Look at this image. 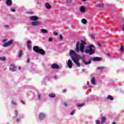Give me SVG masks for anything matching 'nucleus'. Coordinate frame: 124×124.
Masks as SVG:
<instances>
[{
	"instance_id": "6ab92c4d",
	"label": "nucleus",
	"mask_w": 124,
	"mask_h": 124,
	"mask_svg": "<svg viewBox=\"0 0 124 124\" xmlns=\"http://www.w3.org/2000/svg\"><path fill=\"white\" fill-rule=\"evenodd\" d=\"M49 97H51V98H54V97H56V94L54 93H51L48 95Z\"/></svg>"
},
{
	"instance_id": "603ef678",
	"label": "nucleus",
	"mask_w": 124,
	"mask_h": 124,
	"mask_svg": "<svg viewBox=\"0 0 124 124\" xmlns=\"http://www.w3.org/2000/svg\"><path fill=\"white\" fill-rule=\"evenodd\" d=\"M112 124H116V122H113Z\"/></svg>"
},
{
	"instance_id": "a211bd4d",
	"label": "nucleus",
	"mask_w": 124,
	"mask_h": 124,
	"mask_svg": "<svg viewBox=\"0 0 124 124\" xmlns=\"http://www.w3.org/2000/svg\"><path fill=\"white\" fill-rule=\"evenodd\" d=\"M42 33H48V31L46 29H42L41 30Z\"/></svg>"
},
{
	"instance_id": "7ed1b4c3",
	"label": "nucleus",
	"mask_w": 124,
	"mask_h": 124,
	"mask_svg": "<svg viewBox=\"0 0 124 124\" xmlns=\"http://www.w3.org/2000/svg\"><path fill=\"white\" fill-rule=\"evenodd\" d=\"M95 46L93 45H90L86 49L85 53L89 55H93L95 52Z\"/></svg>"
},
{
	"instance_id": "5701e85b",
	"label": "nucleus",
	"mask_w": 124,
	"mask_h": 124,
	"mask_svg": "<svg viewBox=\"0 0 124 124\" xmlns=\"http://www.w3.org/2000/svg\"><path fill=\"white\" fill-rule=\"evenodd\" d=\"M31 41H28L27 42V48L28 49H31Z\"/></svg>"
},
{
	"instance_id": "f3484780",
	"label": "nucleus",
	"mask_w": 124,
	"mask_h": 124,
	"mask_svg": "<svg viewBox=\"0 0 124 124\" xmlns=\"http://www.w3.org/2000/svg\"><path fill=\"white\" fill-rule=\"evenodd\" d=\"M97 69L98 70H99V71H102L103 70H104L105 69V67L104 66H101L97 68Z\"/></svg>"
},
{
	"instance_id": "39448f33",
	"label": "nucleus",
	"mask_w": 124,
	"mask_h": 124,
	"mask_svg": "<svg viewBox=\"0 0 124 124\" xmlns=\"http://www.w3.org/2000/svg\"><path fill=\"white\" fill-rule=\"evenodd\" d=\"M14 42V40H11L9 41L8 42L5 43L2 45L3 47H8V46H10V45H12V44H13V43Z\"/></svg>"
},
{
	"instance_id": "0eeeda50",
	"label": "nucleus",
	"mask_w": 124,
	"mask_h": 124,
	"mask_svg": "<svg viewBox=\"0 0 124 124\" xmlns=\"http://www.w3.org/2000/svg\"><path fill=\"white\" fill-rule=\"evenodd\" d=\"M16 69L17 68L15 67V65L12 64H11V67L9 68V70L12 72H14V71H16Z\"/></svg>"
},
{
	"instance_id": "09e8293b",
	"label": "nucleus",
	"mask_w": 124,
	"mask_h": 124,
	"mask_svg": "<svg viewBox=\"0 0 124 124\" xmlns=\"http://www.w3.org/2000/svg\"><path fill=\"white\" fill-rule=\"evenodd\" d=\"M98 46L100 47V46H101V44H99V43H98Z\"/></svg>"
},
{
	"instance_id": "20e7f679",
	"label": "nucleus",
	"mask_w": 124,
	"mask_h": 124,
	"mask_svg": "<svg viewBox=\"0 0 124 124\" xmlns=\"http://www.w3.org/2000/svg\"><path fill=\"white\" fill-rule=\"evenodd\" d=\"M33 50L35 53H38V54H40L44 56L45 55V51L43 49L39 48L38 46H34L33 47Z\"/></svg>"
},
{
	"instance_id": "ea45409f",
	"label": "nucleus",
	"mask_w": 124,
	"mask_h": 124,
	"mask_svg": "<svg viewBox=\"0 0 124 124\" xmlns=\"http://www.w3.org/2000/svg\"><path fill=\"white\" fill-rule=\"evenodd\" d=\"M11 11H12V12H15V11H16V10L15 9H12L11 10Z\"/></svg>"
},
{
	"instance_id": "7c9ffc66",
	"label": "nucleus",
	"mask_w": 124,
	"mask_h": 124,
	"mask_svg": "<svg viewBox=\"0 0 124 124\" xmlns=\"http://www.w3.org/2000/svg\"><path fill=\"white\" fill-rule=\"evenodd\" d=\"M15 114L16 115V117H17V116H18V111L17 110H15Z\"/></svg>"
},
{
	"instance_id": "4c0bfd02",
	"label": "nucleus",
	"mask_w": 124,
	"mask_h": 124,
	"mask_svg": "<svg viewBox=\"0 0 124 124\" xmlns=\"http://www.w3.org/2000/svg\"><path fill=\"white\" fill-rule=\"evenodd\" d=\"M53 34L54 35H58V33L57 32V31H55L53 32Z\"/></svg>"
},
{
	"instance_id": "412c9836",
	"label": "nucleus",
	"mask_w": 124,
	"mask_h": 124,
	"mask_svg": "<svg viewBox=\"0 0 124 124\" xmlns=\"http://www.w3.org/2000/svg\"><path fill=\"white\" fill-rule=\"evenodd\" d=\"M81 23H82V24H84V25H86V24L88 23V21H87V19H86L85 18H83L81 20Z\"/></svg>"
},
{
	"instance_id": "4468645a",
	"label": "nucleus",
	"mask_w": 124,
	"mask_h": 124,
	"mask_svg": "<svg viewBox=\"0 0 124 124\" xmlns=\"http://www.w3.org/2000/svg\"><path fill=\"white\" fill-rule=\"evenodd\" d=\"M6 3L7 5H8V6H10L11 5H12V0H6Z\"/></svg>"
},
{
	"instance_id": "72a5a7b5",
	"label": "nucleus",
	"mask_w": 124,
	"mask_h": 124,
	"mask_svg": "<svg viewBox=\"0 0 124 124\" xmlns=\"http://www.w3.org/2000/svg\"><path fill=\"white\" fill-rule=\"evenodd\" d=\"M12 104H13L14 105H16V102L14 101V100H12L11 102Z\"/></svg>"
},
{
	"instance_id": "864d4df0",
	"label": "nucleus",
	"mask_w": 124,
	"mask_h": 124,
	"mask_svg": "<svg viewBox=\"0 0 124 124\" xmlns=\"http://www.w3.org/2000/svg\"><path fill=\"white\" fill-rule=\"evenodd\" d=\"M87 0H82V1H86Z\"/></svg>"
},
{
	"instance_id": "bb28decb",
	"label": "nucleus",
	"mask_w": 124,
	"mask_h": 124,
	"mask_svg": "<svg viewBox=\"0 0 124 124\" xmlns=\"http://www.w3.org/2000/svg\"><path fill=\"white\" fill-rule=\"evenodd\" d=\"M91 83L92 84V85H95V79H94V78L92 79Z\"/></svg>"
},
{
	"instance_id": "79ce46f5",
	"label": "nucleus",
	"mask_w": 124,
	"mask_h": 124,
	"mask_svg": "<svg viewBox=\"0 0 124 124\" xmlns=\"http://www.w3.org/2000/svg\"><path fill=\"white\" fill-rule=\"evenodd\" d=\"M64 105L65 106H66V107H67V106H68V105L67 103H64Z\"/></svg>"
},
{
	"instance_id": "58836bf2",
	"label": "nucleus",
	"mask_w": 124,
	"mask_h": 124,
	"mask_svg": "<svg viewBox=\"0 0 124 124\" xmlns=\"http://www.w3.org/2000/svg\"><path fill=\"white\" fill-rule=\"evenodd\" d=\"M20 121H21V119L20 118V119L17 118L16 120V122H17V123H19V122H20Z\"/></svg>"
},
{
	"instance_id": "c9c22d12",
	"label": "nucleus",
	"mask_w": 124,
	"mask_h": 124,
	"mask_svg": "<svg viewBox=\"0 0 124 124\" xmlns=\"http://www.w3.org/2000/svg\"><path fill=\"white\" fill-rule=\"evenodd\" d=\"M91 38H92L93 39H95V38H94V35H93V34H91Z\"/></svg>"
},
{
	"instance_id": "c03bdc74",
	"label": "nucleus",
	"mask_w": 124,
	"mask_h": 124,
	"mask_svg": "<svg viewBox=\"0 0 124 124\" xmlns=\"http://www.w3.org/2000/svg\"><path fill=\"white\" fill-rule=\"evenodd\" d=\"M66 92V89H64L62 90V93H64Z\"/></svg>"
},
{
	"instance_id": "2eb2a0df",
	"label": "nucleus",
	"mask_w": 124,
	"mask_h": 124,
	"mask_svg": "<svg viewBox=\"0 0 124 124\" xmlns=\"http://www.w3.org/2000/svg\"><path fill=\"white\" fill-rule=\"evenodd\" d=\"M45 6V7H46V8H47V9H51V8H52L51 5H50V4L48 3H46Z\"/></svg>"
},
{
	"instance_id": "2f4dec72",
	"label": "nucleus",
	"mask_w": 124,
	"mask_h": 124,
	"mask_svg": "<svg viewBox=\"0 0 124 124\" xmlns=\"http://www.w3.org/2000/svg\"><path fill=\"white\" fill-rule=\"evenodd\" d=\"M95 123H96V124H101V123H100L99 120H96Z\"/></svg>"
},
{
	"instance_id": "a18cd8bd",
	"label": "nucleus",
	"mask_w": 124,
	"mask_h": 124,
	"mask_svg": "<svg viewBox=\"0 0 124 124\" xmlns=\"http://www.w3.org/2000/svg\"><path fill=\"white\" fill-rule=\"evenodd\" d=\"M27 62H28V63L30 62V59H27Z\"/></svg>"
},
{
	"instance_id": "1a4fd4ad",
	"label": "nucleus",
	"mask_w": 124,
	"mask_h": 124,
	"mask_svg": "<svg viewBox=\"0 0 124 124\" xmlns=\"http://www.w3.org/2000/svg\"><path fill=\"white\" fill-rule=\"evenodd\" d=\"M31 24L32 26H39V25L41 24V22L36 20V21L32 22Z\"/></svg>"
},
{
	"instance_id": "aec40b11",
	"label": "nucleus",
	"mask_w": 124,
	"mask_h": 124,
	"mask_svg": "<svg viewBox=\"0 0 124 124\" xmlns=\"http://www.w3.org/2000/svg\"><path fill=\"white\" fill-rule=\"evenodd\" d=\"M106 121V117H103L102 118L101 121V124H104Z\"/></svg>"
},
{
	"instance_id": "c85d7f7f",
	"label": "nucleus",
	"mask_w": 124,
	"mask_h": 124,
	"mask_svg": "<svg viewBox=\"0 0 124 124\" xmlns=\"http://www.w3.org/2000/svg\"><path fill=\"white\" fill-rule=\"evenodd\" d=\"M124 46H121V52H124Z\"/></svg>"
},
{
	"instance_id": "cd10ccee",
	"label": "nucleus",
	"mask_w": 124,
	"mask_h": 124,
	"mask_svg": "<svg viewBox=\"0 0 124 124\" xmlns=\"http://www.w3.org/2000/svg\"><path fill=\"white\" fill-rule=\"evenodd\" d=\"M84 105H85V103H82V104H78L77 105V107H82V106H84Z\"/></svg>"
},
{
	"instance_id": "f257e3e1",
	"label": "nucleus",
	"mask_w": 124,
	"mask_h": 124,
	"mask_svg": "<svg viewBox=\"0 0 124 124\" xmlns=\"http://www.w3.org/2000/svg\"><path fill=\"white\" fill-rule=\"evenodd\" d=\"M69 54L70 57L72 58L74 63H75L78 67H80V66H81V63H80V62H79V59L77 58H78V55H77L76 52L73 50H71L69 52Z\"/></svg>"
},
{
	"instance_id": "a878e982",
	"label": "nucleus",
	"mask_w": 124,
	"mask_h": 124,
	"mask_svg": "<svg viewBox=\"0 0 124 124\" xmlns=\"http://www.w3.org/2000/svg\"><path fill=\"white\" fill-rule=\"evenodd\" d=\"M0 61L5 62V61H6V58H5V57H0Z\"/></svg>"
},
{
	"instance_id": "ddd939ff",
	"label": "nucleus",
	"mask_w": 124,
	"mask_h": 124,
	"mask_svg": "<svg viewBox=\"0 0 124 124\" xmlns=\"http://www.w3.org/2000/svg\"><path fill=\"white\" fill-rule=\"evenodd\" d=\"M79 10L81 13H84L85 11H86V8L84 6H81L79 7Z\"/></svg>"
},
{
	"instance_id": "393cba45",
	"label": "nucleus",
	"mask_w": 124,
	"mask_h": 124,
	"mask_svg": "<svg viewBox=\"0 0 124 124\" xmlns=\"http://www.w3.org/2000/svg\"><path fill=\"white\" fill-rule=\"evenodd\" d=\"M107 99H109V100H114V97H113V96H112L111 95H108L107 97Z\"/></svg>"
},
{
	"instance_id": "de8ad7c7",
	"label": "nucleus",
	"mask_w": 124,
	"mask_h": 124,
	"mask_svg": "<svg viewBox=\"0 0 124 124\" xmlns=\"http://www.w3.org/2000/svg\"><path fill=\"white\" fill-rule=\"evenodd\" d=\"M122 31H124V25H123L122 28L121 29Z\"/></svg>"
},
{
	"instance_id": "8fccbe9b",
	"label": "nucleus",
	"mask_w": 124,
	"mask_h": 124,
	"mask_svg": "<svg viewBox=\"0 0 124 124\" xmlns=\"http://www.w3.org/2000/svg\"><path fill=\"white\" fill-rule=\"evenodd\" d=\"M18 69H19V70H21V67H18Z\"/></svg>"
},
{
	"instance_id": "4be33fe9",
	"label": "nucleus",
	"mask_w": 124,
	"mask_h": 124,
	"mask_svg": "<svg viewBox=\"0 0 124 124\" xmlns=\"http://www.w3.org/2000/svg\"><path fill=\"white\" fill-rule=\"evenodd\" d=\"M97 7H103L104 4L103 3H99L97 4Z\"/></svg>"
},
{
	"instance_id": "3c124183",
	"label": "nucleus",
	"mask_w": 124,
	"mask_h": 124,
	"mask_svg": "<svg viewBox=\"0 0 124 124\" xmlns=\"http://www.w3.org/2000/svg\"><path fill=\"white\" fill-rule=\"evenodd\" d=\"M6 69H7V68H4V70H6Z\"/></svg>"
},
{
	"instance_id": "37998d69",
	"label": "nucleus",
	"mask_w": 124,
	"mask_h": 124,
	"mask_svg": "<svg viewBox=\"0 0 124 124\" xmlns=\"http://www.w3.org/2000/svg\"><path fill=\"white\" fill-rule=\"evenodd\" d=\"M20 102H21V103H22V104H25L26 103H25V102H24V101H20Z\"/></svg>"
},
{
	"instance_id": "423d86ee",
	"label": "nucleus",
	"mask_w": 124,
	"mask_h": 124,
	"mask_svg": "<svg viewBox=\"0 0 124 124\" xmlns=\"http://www.w3.org/2000/svg\"><path fill=\"white\" fill-rule=\"evenodd\" d=\"M82 62L85 64V65H88V64H91L92 63V59H90L89 62H87V60L84 57L82 58Z\"/></svg>"
},
{
	"instance_id": "f704fd0d",
	"label": "nucleus",
	"mask_w": 124,
	"mask_h": 124,
	"mask_svg": "<svg viewBox=\"0 0 124 124\" xmlns=\"http://www.w3.org/2000/svg\"><path fill=\"white\" fill-rule=\"evenodd\" d=\"M67 2H68V3H71L72 2V0H66Z\"/></svg>"
},
{
	"instance_id": "b1692460",
	"label": "nucleus",
	"mask_w": 124,
	"mask_h": 124,
	"mask_svg": "<svg viewBox=\"0 0 124 124\" xmlns=\"http://www.w3.org/2000/svg\"><path fill=\"white\" fill-rule=\"evenodd\" d=\"M23 55V50H20L19 52V55L18 56V58H21Z\"/></svg>"
},
{
	"instance_id": "dca6fc26",
	"label": "nucleus",
	"mask_w": 124,
	"mask_h": 124,
	"mask_svg": "<svg viewBox=\"0 0 124 124\" xmlns=\"http://www.w3.org/2000/svg\"><path fill=\"white\" fill-rule=\"evenodd\" d=\"M45 118V115L43 113H40L39 116V119L40 120H43Z\"/></svg>"
},
{
	"instance_id": "c756f323",
	"label": "nucleus",
	"mask_w": 124,
	"mask_h": 124,
	"mask_svg": "<svg viewBox=\"0 0 124 124\" xmlns=\"http://www.w3.org/2000/svg\"><path fill=\"white\" fill-rule=\"evenodd\" d=\"M75 112H76V110L74 109L71 112V115H74Z\"/></svg>"
},
{
	"instance_id": "a19ab883",
	"label": "nucleus",
	"mask_w": 124,
	"mask_h": 124,
	"mask_svg": "<svg viewBox=\"0 0 124 124\" xmlns=\"http://www.w3.org/2000/svg\"><path fill=\"white\" fill-rule=\"evenodd\" d=\"M38 97L39 99H41V95H40V94H38Z\"/></svg>"
},
{
	"instance_id": "9d476101",
	"label": "nucleus",
	"mask_w": 124,
	"mask_h": 124,
	"mask_svg": "<svg viewBox=\"0 0 124 124\" xmlns=\"http://www.w3.org/2000/svg\"><path fill=\"white\" fill-rule=\"evenodd\" d=\"M92 60L93 62H100L101 61H102V58H101V57H93L92 59Z\"/></svg>"
},
{
	"instance_id": "9b49d317",
	"label": "nucleus",
	"mask_w": 124,
	"mask_h": 124,
	"mask_svg": "<svg viewBox=\"0 0 124 124\" xmlns=\"http://www.w3.org/2000/svg\"><path fill=\"white\" fill-rule=\"evenodd\" d=\"M39 18L38 16H31L30 17V20L31 21H37V20H38Z\"/></svg>"
},
{
	"instance_id": "49530a36",
	"label": "nucleus",
	"mask_w": 124,
	"mask_h": 124,
	"mask_svg": "<svg viewBox=\"0 0 124 124\" xmlns=\"http://www.w3.org/2000/svg\"><path fill=\"white\" fill-rule=\"evenodd\" d=\"M7 40L6 39H3L2 42H6Z\"/></svg>"
},
{
	"instance_id": "e433bc0d",
	"label": "nucleus",
	"mask_w": 124,
	"mask_h": 124,
	"mask_svg": "<svg viewBox=\"0 0 124 124\" xmlns=\"http://www.w3.org/2000/svg\"><path fill=\"white\" fill-rule=\"evenodd\" d=\"M48 41H50V42L53 41V38L50 37L48 39Z\"/></svg>"
},
{
	"instance_id": "f8f14e48",
	"label": "nucleus",
	"mask_w": 124,
	"mask_h": 124,
	"mask_svg": "<svg viewBox=\"0 0 124 124\" xmlns=\"http://www.w3.org/2000/svg\"><path fill=\"white\" fill-rule=\"evenodd\" d=\"M68 67H69V68H72V61H71V60L69 59L68 60Z\"/></svg>"
},
{
	"instance_id": "473e14b6",
	"label": "nucleus",
	"mask_w": 124,
	"mask_h": 124,
	"mask_svg": "<svg viewBox=\"0 0 124 124\" xmlns=\"http://www.w3.org/2000/svg\"><path fill=\"white\" fill-rule=\"evenodd\" d=\"M60 40H62V39H63V37H62V35H60Z\"/></svg>"
},
{
	"instance_id": "5fc2aeb1",
	"label": "nucleus",
	"mask_w": 124,
	"mask_h": 124,
	"mask_svg": "<svg viewBox=\"0 0 124 124\" xmlns=\"http://www.w3.org/2000/svg\"><path fill=\"white\" fill-rule=\"evenodd\" d=\"M5 27H7V28H8V26L6 25Z\"/></svg>"
},
{
	"instance_id": "6e6552de",
	"label": "nucleus",
	"mask_w": 124,
	"mask_h": 124,
	"mask_svg": "<svg viewBox=\"0 0 124 124\" xmlns=\"http://www.w3.org/2000/svg\"><path fill=\"white\" fill-rule=\"evenodd\" d=\"M51 68H53V69H59L60 66L58 64L54 63L51 65Z\"/></svg>"
},
{
	"instance_id": "f03ea898",
	"label": "nucleus",
	"mask_w": 124,
	"mask_h": 124,
	"mask_svg": "<svg viewBox=\"0 0 124 124\" xmlns=\"http://www.w3.org/2000/svg\"><path fill=\"white\" fill-rule=\"evenodd\" d=\"M87 44V43L85 41L81 40V43L80 42L78 41L76 43V47L75 48L76 52L78 53L81 52V53H84V49H85V45Z\"/></svg>"
}]
</instances>
